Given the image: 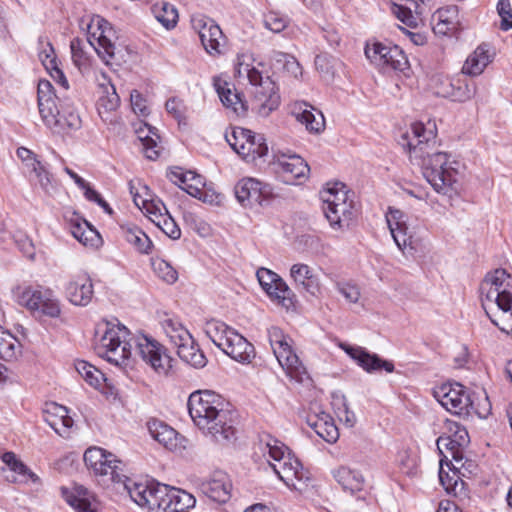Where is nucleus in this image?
Segmentation results:
<instances>
[{
    "mask_svg": "<svg viewBox=\"0 0 512 512\" xmlns=\"http://www.w3.org/2000/svg\"><path fill=\"white\" fill-rule=\"evenodd\" d=\"M128 329L120 324L105 322L98 325L95 339V353L116 366L126 365L131 357L132 346L141 359L160 375H167L172 368V358L165 348L153 338L140 335L128 339Z\"/></svg>",
    "mask_w": 512,
    "mask_h": 512,
    "instance_id": "obj_1",
    "label": "nucleus"
},
{
    "mask_svg": "<svg viewBox=\"0 0 512 512\" xmlns=\"http://www.w3.org/2000/svg\"><path fill=\"white\" fill-rule=\"evenodd\" d=\"M435 132L426 129L423 123L411 125L410 132H405L399 139V144L407 148L410 160L419 165L424 178L433 189L440 194L451 196L458 189L457 163L449 161L447 153L435 149Z\"/></svg>",
    "mask_w": 512,
    "mask_h": 512,
    "instance_id": "obj_2",
    "label": "nucleus"
},
{
    "mask_svg": "<svg viewBox=\"0 0 512 512\" xmlns=\"http://www.w3.org/2000/svg\"><path fill=\"white\" fill-rule=\"evenodd\" d=\"M187 406L193 423L205 435L218 443L235 438L234 415L221 395L212 390H197L189 395Z\"/></svg>",
    "mask_w": 512,
    "mask_h": 512,
    "instance_id": "obj_3",
    "label": "nucleus"
},
{
    "mask_svg": "<svg viewBox=\"0 0 512 512\" xmlns=\"http://www.w3.org/2000/svg\"><path fill=\"white\" fill-rule=\"evenodd\" d=\"M512 277L505 269L489 272L480 285L482 306L491 322L503 332H512Z\"/></svg>",
    "mask_w": 512,
    "mask_h": 512,
    "instance_id": "obj_4",
    "label": "nucleus"
},
{
    "mask_svg": "<svg viewBox=\"0 0 512 512\" xmlns=\"http://www.w3.org/2000/svg\"><path fill=\"white\" fill-rule=\"evenodd\" d=\"M37 100L41 119L53 133L64 134L80 129L81 118L73 102L66 96L56 95L49 81H39Z\"/></svg>",
    "mask_w": 512,
    "mask_h": 512,
    "instance_id": "obj_5",
    "label": "nucleus"
},
{
    "mask_svg": "<svg viewBox=\"0 0 512 512\" xmlns=\"http://www.w3.org/2000/svg\"><path fill=\"white\" fill-rule=\"evenodd\" d=\"M263 443V455L268 456V463L274 473L289 488L302 492L310 480V473L304 469L298 458L282 442L268 436Z\"/></svg>",
    "mask_w": 512,
    "mask_h": 512,
    "instance_id": "obj_6",
    "label": "nucleus"
},
{
    "mask_svg": "<svg viewBox=\"0 0 512 512\" xmlns=\"http://www.w3.org/2000/svg\"><path fill=\"white\" fill-rule=\"evenodd\" d=\"M207 337L225 354L240 363H250L255 357L254 346L235 329L219 320L205 323Z\"/></svg>",
    "mask_w": 512,
    "mask_h": 512,
    "instance_id": "obj_7",
    "label": "nucleus"
},
{
    "mask_svg": "<svg viewBox=\"0 0 512 512\" xmlns=\"http://www.w3.org/2000/svg\"><path fill=\"white\" fill-rule=\"evenodd\" d=\"M237 60L235 76L239 79H247L255 87L254 108L260 116L267 117L280 104L275 82L268 76L264 78L259 70L242 62L240 57Z\"/></svg>",
    "mask_w": 512,
    "mask_h": 512,
    "instance_id": "obj_8",
    "label": "nucleus"
},
{
    "mask_svg": "<svg viewBox=\"0 0 512 512\" xmlns=\"http://www.w3.org/2000/svg\"><path fill=\"white\" fill-rule=\"evenodd\" d=\"M12 292L16 301L34 314L50 318L61 314L60 302L48 288L18 285Z\"/></svg>",
    "mask_w": 512,
    "mask_h": 512,
    "instance_id": "obj_9",
    "label": "nucleus"
},
{
    "mask_svg": "<svg viewBox=\"0 0 512 512\" xmlns=\"http://www.w3.org/2000/svg\"><path fill=\"white\" fill-rule=\"evenodd\" d=\"M344 184H335L322 193L323 212L333 228L349 226L354 217V203Z\"/></svg>",
    "mask_w": 512,
    "mask_h": 512,
    "instance_id": "obj_10",
    "label": "nucleus"
},
{
    "mask_svg": "<svg viewBox=\"0 0 512 512\" xmlns=\"http://www.w3.org/2000/svg\"><path fill=\"white\" fill-rule=\"evenodd\" d=\"M84 462L105 485L121 486L126 481L124 464L116 455L100 447H90L84 453Z\"/></svg>",
    "mask_w": 512,
    "mask_h": 512,
    "instance_id": "obj_11",
    "label": "nucleus"
},
{
    "mask_svg": "<svg viewBox=\"0 0 512 512\" xmlns=\"http://www.w3.org/2000/svg\"><path fill=\"white\" fill-rule=\"evenodd\" d=\"M117 38L116 31L107 20L100 16L91 19L87 42L106 64L122 59L121 51L116 46Z\"/></svg>",
    "mask_w": 512,
    "mask_h": 512,
    "instance_id": "obj_12",
    "label": "nucleus"
},
{
    "mask_svg": "<svg viewBox=\"0 0 512 512\" xmlns=\"http://www.w3.org/2000/svg\"><path fill=\"white\" fill-rule=\"evenodd\" d=\"M434 397L447 411L456 415H482L466 388L459 383H447L437 387L434 390Z\"/></svg>",
    "mask_w": 512,
    "mask_h": 512,
    "instance_id": "obj_13",
    "label": "nucleus"
},
{
    "mask_svg": "<svg viewBox=\"0 0 512 512\" xmlns=\"http://www.w3.org/2000/svg\"><path fill=\"white\" fill-rule=\"evenodd\" d=\"M365 56L377 69L383 72L391 70L404 72L409 68L408 58L397 45L375 42L365 47Z\"/></svg>",
    "mask_w": 512,
    "mask_h": 512,
    "instance_id": "obj_14",
    "label": "nucleus"
},
{
    "mask_svg": "<svg viewBox=\"0 0 512 512\" xmlns=\"http://www.w3.org/2000/svg\"><path fill=\"white\" fill-rule=\"evenodd\" d=\"M121 486L138 506L150 511L161 510L163 497L166 496V485L137 482L127 477Z\"/></svg>",
    "mask_w": 512,
    "mask_h": 512,
    "instance_id": "obj_15",
    "label": "nucleus"
},
{
    "mask_svg": "<svg viewBox=\"0 0 512 512\" xmlns=\"http://www.w3.org/2000/svg\"><path fill=\"white\" fill-rule=\"evenodd\" d=\"M260 286L271 301L289 310L295 306L296 295L287 283L275 272L260 268L256 273Z\"/></svg>",
    "mask_w": 512,
    "mask_h": 512,
    "instance_id": "obj_16",
    "label": "nucleus"
},
{
    "mask_svg": "<svg viewBox=\"0 0 512 512\" xmlns=\"http://www.w3.org/2000/svg\"><path fill=\"white\" fill-rule=\"evenodd\" d=\"M404 218L400 210H390L387 222L397 247L404 255H413L419 247L420 238L415 235L413 228Z\"/></svg>",
    "mask_w": 512,
    "mask_h": 512,
    "instance_id": "obj_17",
    "label": "nucleus"
},
{
    "mask_svg": "<svg viewBox=\"0 0 512 512\" xmlns=\"http://www.w3.org/2000/svg\"><path fill=\"white\" fill-rule=\"evenodd\" d=\"M272 194L269 185L263 184L254 178H244L235 186V196L243 206H252L253 204L262 205Z\"/></svg>",
    "mask_w": 512,
    "mask_h": 512,
    "instance_id": "obj_18",
    "label": "nucleus"
},
{
    "mask_svg": "<svg viewBox=\"0 0 512 512\" xmlns=\"http://www.w3.org/2000/svg\"><path fill=\"white\" fill-rule=\"evenodd\" d=\"M273 353L288 377L300 383L309 379L305 366L292 348V339L273 349Z\"/></svg>",
    "mask_w": 512,
    "mask_h": 512,
    "instance_id": "obj_19",
    "label": "nucleus"
},
{
    "mask_svg": "<svg viewBox=\"0 0 512 512\" xmlns=\"http://www.w3.org/2000/svg\"><path fill=\"white\" fill-rule=\"evenodd\" d=\"M65 295L68 301L75 306H87L94 295L91 278L87 273L71 276L65 286Z\"/></svg>",
    "mask_w": 512,
    "mask_h": 512,
    "instance_id": "obj_20",
    "label": "nucleus"
},
{
    "mask_svg": "<svg viewBox=\"0 0 512 512\" xmlns=\"http://www.w3.org/2000/svg\"><path fill=\"white\" fill-rule=\"evenodd\" d=\"M341 348L368 373H374L380 370H385L387 373L394 371V364L391 361L384 360L377 354L369 353L362 347H353L343 344Z\"/></svg>",
    "mask_w": 512,
    "mask_h": 512,
    "instance_id": "obj_21",
    "label": "nucleus"
},
{
    "mask_svg": "<svg viewBox=\"0 0 512 512\" xmlns=\"http://www.w3.org/2000/svg\"><path fill=\"white\" fill-rule=\"evenodd\" d=\"M147 428L151 437L170 451H178L184 448V438L168 424L158 419L147 422Z\"/></svg>",
    "mask_w": 512,
    "mask_h": 512,
    "instance_id": "obj_22",
    "label": "nucleus"
},
{
    "mask_svg": "<svg viewBox=\"0 0 512 512\" xmlns=\"http://www.w3.org/2000/svg\"><path fill=\"white\" fill-rule=\"evenodd\" d=\"M277 173L287 184H295L298 179L306 178L310 168L308 164L298 155L281 156L275 163Z\"/></svg>",
    "mask_w": 512,
    "mask_h": 512,
    "instance_id": "obj_23",
    "label": "nucleus"
},
{
    "mask_svg": "<svg viewBox=\"0 0 512 512\" xmlns=\"http://www.w3.org/2000/svg\"><path fill=\"white\" fill-rule=\"evenodd\" d=\"M231 482L223 472H215L200 485L201 492L217 503H226L231 497Z\"/></svg>",
    "mask_w": 512,
    "mask_h": 512,
    "instance_id": "obj_24",
    "label": "nucleus"
},
{
    "mask_svg": "<svg viewBox=\"0 0 512 512\" xmlns=\"http://www.w3.org/2000/svg\"><path fill=\"white\" fill-rule=\"evenodd\" d=\"M291 114L310 133L319 134L325 128V119L322 112L306 102L294 103L291 108Z\"/></svg>",
    "mask_w": 512,
    "mask_h": 512,
    "instance_id": "obj_25",
    "label": "nucleus"
},
{
    "mask_svg": "<svg viewBox=\"0 0 512 512\" xmlns=\"http://www.w3.org/2000/svg\"><path fill=\"white\" fill-rule=\"evenodd\" d=\"M494 57L495 49L488 43H482L467 57L462 73L473 77L479 76Z\"/></svg>",
    "mask_w": 512,
    "mask_h": 512,
    "instance_id": "obj_26",
    "label": "nucleus"
},
{
    "mask_svg": "<svg viewBox=\"0 0 512 512\" xmlns=\"http://www.w3.org/2000/svg\"><path fill=\"white\" fill-rule=\"evenodd\" d=\"M290 276L298 289H301L311 296L320 294V280L307 264L297 263L292 265L290 268Z\"/></svg>",
    "mask_w": 512,
    "mask_h": 512,
    "instance_id": "obj_27",
    "label": "nucleus"
},
{
    "mask_svg": "<svg viewBox=\"0 0 512 512\" xmlns=\"http://www.w3.org/2000/svg\"><path fill=\"white\" fill-rule=\"evenodd\" d=\"M44 421L59 435L65 436L73 426V419L65 406L55 402L46 403L43 410Z\"/></svg>",
    "mask_w": 512,
    "mask_h": 512,
    "instance_id": "obj_28",
    "label": "nucleus"
},
{
    "mask_svg": "<svg viewBox=\"0 0 512 512\" xmlns=\"http://www.w3.org/2000/svg\"><path fill=\"white\" fill-rule=\"evenodd\" d=\"M195 503L196 500L192 494L166 485V496L163 497L161 510L163 512H185L193 508Z\"/></svg>",
    "mask_w": 512,
    "mask_h": 512,
    "instance_id": "obj_29",
    "label": "nucleus"
},
{
    "mask_svg": "<svg viewBox=\"0 0 512 512\" xmlns=\"http://www.w3.org/2000/svg\"><path fill=\"white\" fill-rule=\"evenodd\" d=\"M307 424L319 437L328 443H335L339 438L338 428L334 424L332 417L325 412L309 415Z\"/></svg>",
    "mask_w": 512,
    "mask_h": 512,
    "instance_id": "obj_30",
    "label": "nucleus"
},
{
    "mask_svg": "<svg viewBox=\"0 0 512 512\" xmlns=\"http://www.w3.org/2000/svg\"><path fill=\"white\" fill-rule=\"evenodd\" d=\"M333 476L344 490L352 494L364 489L365 478L359 470L341 466L333 471Z\"/></svg>",
    "mask_w": 512,
    "mask_h": 512,
    "instance_id": "obj_31",
    "label": "nucleus"
},
{
    "mask_svg": "<svg viewBox=\"0 0 512 512\" xmlns=\"http://www.w3.org/2000/svg\"><path fill=\"white\" fill-rule=\"evenodd\" d=\"M169 179L183 189V186L186 184L188 180H194V186H188V194L194 198L202 199L204 194L203 187L204 181L203 177L193 171H184L182 168L176 167L170 170L168 174Z\"/></svg>",
    "mask_w": 512,
    "mask_h": 512,
    "instance_id": "obj_32",
    "label": "nucleus"
},
{
    "mask_svg": "<svg viewBox=\"0 0 512 512\" xmlns=\"http://www.w3.org/2000/svg\"><path fill=\"white\" fill-rule=\"evenodd\" d=\"M188 341H181L175 345L178 356L186 363L195 368H202L206 365V357L195 343L192 335Z\"/></svg>",
    "mask_w": 512,
    "mask_h": 512,
    "instance_id": "obj_33",
    "label": "nucleus"
},
{
    "mask_svg": "<svg viewBox=\"0 0 512 512\" xmlns=\"http://www.w3.org/2000/svg\"><path fill=\"white\" fill-rule=\"evenodd\" d=\"M200 40L208 54L219 55L221 53V47L224 44V35L221 28L216 23H210V27L204 29Z\"/></svg>",
    "mask_w": 512,
    "mask_h": 512,
    "instance_id": "obj_34",
    "label": "nucleus"
},
{
    "mask_svg": "<svg viewBox=\"0 0 512 512\" xmlns=\"http://www.w3.org/2000/svg\"><path fill=\"white\" fill-rule=\"evenodd\" d=\"M437 448L440 451L443 456L448 459L449 456H451V465L454 470H461L468 466L470 468L473 463L471 461L464 459V453H463V446L457 445L455 442H452L451 444L445 442H441V436L436 441Z\"/></svg>",
    "mask_w": 512,
    "mask_h": 512,
    "instance_id": "obj_35",
    "label": "nucleus"
},
{
    "mask_svg": "<svg viewBox=\"0 0 512 512\" xmlns=\"http://www.w3.org/2000/svg\"><path fill=\"white\" fill-rule=\"evenodd\" d=\"M67 503L77 512H95L92 505L93 494L83 486H77L70 493L66 494Z\"/></svg>",
    "mask_w": 512,
    "mask_h": 512,
    "instance_id": "obj_36",
    "label": "nucleus"
},
{
    "mask_svg": "<svg viewBox=\"0 0 512 512\" xmlns=\"http://www.w3.org/2000/svg\"><path fill=\"white\" fill-rule=\"evenodd\" d=\"M214 87L222 104L238 113L239 109L243 108L240 95L230 87V84L219 78L214 79Z\"/></svg>",
    "mask_w": 512,
    "mask_h": 512,
    "instance_id": "obj_37",
    "label": "nucleus"
},
{
    "mask_svg": "<svg viewBox=\"0 0 512 512\" xmlns=\"http://www.w3.org/2000/svg\"><path fill=\"white\" fill-rule=\"evenodd\" d=\"M267 152L268 146L264 136L255 134L253 131H251V137L240 145V155L244 158H251V160H255L257 157H263Z\"/></svg>",
    "mask_w": 512,
    "mask_h": 512,
    "instance_id": "obj_38",
    "label": "nucleus"
},
{
    "mask_svg": "<svg viewBox=\"0 0 512 512\" xmlns=\"http://www.w3.org/2000/svg\"><path fill=\"white\" fill-rule=\"evenodd\" d=\"M2 461L10 468V470L17 474L14 476L12 481L14 482H26L32 480L37 481V476L23 463L21 462L13 452H6L2 455Z\"/></svg>",
    "mask_w": 512,
    "mask_h": 512,
    "instance_id": "obj_39",
    "label": "nucleus"
},
{
    "mask_svg": "<svg viewBox=\"0 0 512 512\" xmlns=\"http://www.w3.org/2000/svg\"><path fill=\"white\" fill-rule=\"evenodd\" d=\"M147 133L145 132V129L140 127L136 130V133L138 135V138L142 142L143 148L145 150L146 157L148 159L154 160L158 157V151L156 150L157 142L160 139L159 135L157 134V129L148 125L144 124Z\"/></svg>",
    "mask_w": 512,
    "mask_h": 512,
    "instance_id": "obj_40",
    "label": "nucleus"
},
{
    "mask_svg": "<svg viewBox=\"0 0 512 512\" xmlns=\"http://www.w3.org/2000/svg\"><path fill=\"white\" fill-rule=\"evenodd\" d=\"M152 12L156 20L160 22L166 29H171L177 24V9L168 2L154 4L152 6Z\"/></svg>",
    "mask_w": 512,
    "mask_h": 512,
    "instance_id": "obj_41",
    "label": "nucleus"
},
{
    "mask_svg": "<svg viewBox=\"0 0 512 512\" xmlns=\"http://www.w3.org/2000/svg\"><path fill=\"white\" fill-rule=\"evenodd\" d=\"M124 237L140 253L148 254L152 247V241L139 227H123Z\"/></svg>",
    "mask_w": 512,
    "mask_h": 512,
    "instance_id": "obj_42",
    "label": "nucleus"
},
{
    "mask_svg": "<svg viewBox=\"0 0 512 512\" xmlns=\"http://www.w3.org/2000/svg\"><path fill=\"white\" fill-rule=\"evenodd\" d=\"M162 327L171 343L176 345L181 341H188L190 332L175 318L167 317L162 321Z\"/></svg>",
    "mask_w": 512,
    "mask_h": 512,
    "instance_id": "obj_43",
    "label": "nucleus"
},
{
    "mask_svg": "<svg viewBox=\"0 0 512 512\" xmlns=\"http://www.w3.org/2000/svg\"><path fill=\"white\" fill-rule=\"evenodd\" d=\"M21 352V344L11 333L0 328V358L9 361Z\"/></svg>",
    "mask_w": 512,
    "mask_h": 512,
    "instance_id": "obj_44",
    "label": "nucleus"
},
{
    "mask_svg": "<svg viewBox=\"0 0 512 512\" xmlns=\"http://www.w3.org/2000/svg\"><path fill=\"white\" fill-rule=\"evenodd\" d=\"M71 233L75 239L85 246H95L100 239L98 232L86 220H83L82 223L73 224Z\"/></svg>",
    "mask_w": 512,
    "mask_h": 512,
    "instance_id": "obj_45",
    "label": "nucleus"
},
{
    "mask_svg": "<svg viewBox=\"0 0 512 512\" xmlns=\"http://www.w3.org/2000/svg\"><path fill=\"white\" fill-rule=\"evenodd\" d=\"M445 427L447 432L449 433L447 436H441L442 443L455 442L457 445L465 447L469 443V435L466 428L455 421L448 420L445 423Z\"/></svg>",
    "mask_w": 512,
    "mask_h": 512,
    "instance_id": "obj_46",
    "label": "nucleus"
},
{
    "mask_svg": "<svg viewBox=\"0 0 512 512\" xmlns=\"http://www.w3.org/2000/svg\"><path fill=\"white\" fill-rule=\"evenodd\" d=\"M75 369L92 387H100L102 382L105 380L104 374L95 366L89 364L86 361H77L75 363Z\"/></svg>",
    "mask_w": 512,
    "mask_h": 512,
    "instance_id": "obj_47",
    "label": "nucleus"
},
{
    "mask_svg": "<svg viewBox=\"0 0 512 512\" xmlns=\"http://www.w3.org/2000/svg\"><path fill=\"white\" fill-rule=\"evenodd\" d=\"M143 198L144 200L139 208L149 216L152 222L155 224L161 223V219L168 213L164 203L159 198Z\"/></svg>",
    "mask_w": 512,
    "mask_h": 512,
    "instance_id": "obj_48",
    "label": "nucleus"
},
{
    "mask_svg": "<svg viewBox=\"0 0 512 512\" xmlns=\"http://www.w3.org/2000/svg\"><path fill=\"white\" fill-rule=\"evenodd\" d=\"M332 405L341 422L347 427H353L356 423V416L349 409L346 397L344 395H334Z\"/></svg>",
    "mask_w": 512,
    "mask_h": 512,
    "instance_id": "obj_49",
    "label": "nucleus"
},
{
    "mask_svg": "<svg viewBox=\"0 0 512 512\" xmlns=\"http://www.w3.org/2000/svg\"><path fill=\"white\" fill-rule=\"evenodd\" d=\"M85 46V42L79 38H74L70 43L73 63L81 72L89 67V56L85 51Z\"/></svg>",
    "mask_w": 512,
    "mask_h": 512,
    "instance_id": "obj_50",
    "label": "nucleus"
},
{
    "mask_svg": "<svg viewBox=\"0 0 512 512\" xmlns=\"http://www.w3.org/2000/svg\"><path fill=\"white\" fill-rule=\"evenodd\" d=\"M151 264L155 274L165 282L172 284L177 280V271L167 261L156 258L152 259Z\"/></svg>",
    "mask_w": 512,
    "mask_h": 512,
    "instance_id": "obj_51",
    "label": "nucleus"
},
{
    "mask_svg": "<svg viewBox=\"0 0 512 512\" xmlns=\"http://www.w3.org/2000/svg\"><path fill=\"white\" fill-rule=\"evenodd\" d=\"M392 11L395 17L406 26L410 28L417 27L419 15L415 14L413 6L394 4Z\"/></svg>",
    "mask_w": 512,
    "mask_h": 512,
    "instance_id": "obj_52",
    "label": "nucleus"
},
{
    "mask_svg": "<svg viewBox=\"0 0 512 512\" xmlns=\"http://www.w3.org/2000/svg\"><path fill=\"white\" fill-rule=\"evenodd\" d=\"M110 89L111 91L106 87L104 91L105 95H102L98 100L99 113H102V110L106 112L114 111L120 104V97L112 84H110Z\"/></svg>",
    "mask_w": 512,
    "mask_h": 512,
    "instance_id": "obj_53",
    "label": "nucleus"
},
{
    "mask_svg": "<svg viewBox=\"0 0 512 512\" xmlns=\"http://www.w3.org/2000/svg\"><path fill=\"white\" fill-rule=\"evenodd\" d=\"M129 190L137 207H141L142 201L144 200L143 197L156 198L152 194L150 188L146 184H143L140 180L130 181Z\"/></svg>",
    "mask_w": 512,
    "mask_h": 512,
    "instance_id": "obj_54",
    "label": "nucleus"
},
{
    "mask_svg": "<svg viewBox=\"0 0 512 512\" xmlns=\"http://www.w3.org/2000/svg\"><path fill=\"white\" fill-rule=\"evenodd\" d=\"M251 137V130L245 128L233 129L231 135H226V140L230 147L240 155V145Z\"/></svg>",
    "mask_w": 512,
    "mask_h": 512,
    "instance_id": "obj_55",
    "label": "nucleus"
},
{
    "mask_svg": "<svg viewBox=\"0 0 512 512\" xmlns=\"http://www.w3.org/2000/svg\"><path fill=\"white\" fill-rule=\"evenodd\" d=\"M36 178L38 179V183L42 190L51 195L56 191V181L53 179L52 175L46 170L44 165H41V170H34Z\"/></svg>",
    "mask_w": 512,
    "mask_h": 512,
    "instance_id": "obj_56",
    "label": "nucleus"
},
{
    "mask_svg": "<svg viewBox=\"0 0 512 512\" xmlns=\"http://www.w3.org/2000/svg\"><path fill=\"white\" fill-rule=\"evenodd\" d=\"M434 20H439L448 26L456 27L458 24V9L456 6H448L438 9L433 16Z\"/></svg>",
    "mask_w": 512,
    "mask_h": 512,
    "instance_id": "obj_57",
    "label": "nucleus"
},
{
    "mask_svg": "<svg viewBox=\"0 0 512 512\" xmlns=\"http://www.w3.org/2000/svg\"><path fill=\"white\" fill-rule=\"evenodd\" d=\"M287 23V19L276 12H269L264 16L265 27L274 33L283 31Z\"/></svg>",
    "mask_w": 512,
    "mask_h": 512,
    "instance_id": "obj_58",
    "label": "nucleus"
},
{
    "mask_svg": "<svg viewBox=\"0 0 512 512\" xmlns=\"http://www.w3.org/2000/svg\"><path fill=\"white\" fill-rule=\"evenodd\" d=\"M497 11L501 17L500 28L504 31L512 29V8L509 0H499Z\"/></svg>",
    "mask_w": 512,
    "mask_h": 512,
    "instance_id": "obj_59",
    "label": "nucleus"
},
{
    "mask_svg": "<svg viewBox=\"0 0 512 512\" xmlns=\"http://www.w3.org/2000/svg\"><path fill=\"white\" fill-rule=\"evenodd\" d=\"M18 158L29 168L32 172L34 170H41L42 163L37 159V156L30 149L19 147L16 151Z\"/></svg>",
    "mask_w": 512,
    "mask_h": 512,
    "instance_id": "obj_60",
    "label": "nucleus"
},
{
    "mask_svg": "<svg viewBox=\"0 0 512 512\" xmlns=\"http://www.w3.org/2000/svg\"><path fill=\"white\" fill-rule=\"evenodd\" d=\"M460 83V81H458ZM454 87L453 84H451ZM475 94V85L473 83H463L459 84L456 88H453V92L451 93V97L454 100L464 102L466 100L471 99Z\"/></svg>",
    "mask_w": 512,
    "mask_h": 512,
    "instance_id": "obj_61",
    "label": "nucleus"
},
{
    "mask_svg": "<svg viewBox=\"0 0 512 512\" xmlns=\"http://www.w3.org/2000/svg\"><path fill=\"white\" fill-rule=\"evenodd\" d=\"M40 44L42 46L39 52V58L46 69H50V67L57 64L56 55L52 44L49 41L45 43L40 40Z\"/></svg>",
    "mask_w": 512,
    "mask_h": 512,
    "instance_id": "obj_62",
    "label": "nucleus"
},
{
    "mask_svg": "<svg viewBox=\"0 0 512 512\" xmlns=\"http://www.w3.org/2000/svg\"><path fill=\"white\" fill-rule=\"evenodd\" d=\"M156 225L172 239H178L181 236V230L169 213L164 215V217L161 219V223Z\"/></svg>",
    "mask_w": 512,
    "mask_h": 512,
    "instance_id": "obj_63",
    "label": "nucleus"
},
{
    "mask_svg": "<svg viewBox=\"0 0 512 512\" xmlns=\"http://www.w3.org/2000/svg\"><path fill=\"white\" fill-rule=\"evenodd\" d=\"M337 290L350 303H356L360 298V290L354 284L339 282Z\"/></svg>",
    "mask_w": 512,
    "mask_h": 512,
    "instance_id": "obj_64",
    "label": "nucleus"
}]
</instances>
